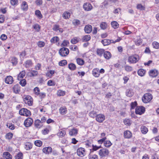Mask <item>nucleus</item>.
<instances>
[{"instance_id":"obj_45","label":"nucleus","mask_w":159,"mask_h":159,"mask_svg":"<svg viewBox=\"0 0 159 159\" xmlns=\"http://www.w3.org/2000/svg\"><path fill=\"white\" fill-rule=\"evenodd\" d=\"M66 134V132L63 130H61L58 133L57 135L59 136L60 137H62L64 136Z\"/></svg>"},{"instance_id":"obj_62","label":"nucleus","mask_w":159,"mask_h":159,"mask_svg":"<svg viewBox=\"0 0 159 159\" xmlns=\"http://www.w3.org/2000/svg\"><path fill=\"white\" fill-rule=\"evenodd\" d=\"M33 27L34 28L38 31H39L40 29V26L38 24L35 25Z\"/></svg>"},{"instance_id":"obj_48","label":"nucleus","mask_w":159,"mask_h":159,"mask_svg":"<svg viewBox=\"0 0 159 159\" xmlns=\"http://www.w3.org/2000/svg\"><path fill=\"white\" fill-rule=\"evenodd\" d=\"M65 94V92L61 90H59L57 93V95L59 96H63Z\"/></svg>"},{"instance_id":"obj_54","label":"nucleus","mask_w":159,"mask_h":159,"mask_svg":"<svg viewBox=\"0 0 159 159\" xmlns=\"http://www.w3.org/2000/svg\"><path fill=\"white\" fill-rule=\"evenodd\" d=\"M19 83L22 86H25L26 83V80L24 79H23Z\"/></svg>"},{"instance_id":"obj_24","label":"nucleus","mask_w":159,"mask_h":159,"mask_svg":"<svg viewBox=\"0 0 159 159\" xmlns=\"http://www.w3.org/2000/svg\"><path fill=\"white\" fill-rule=\"evenodd\" d=\"M24 64L26 68H29L32 66L33 63L31 60H29L25 61Z\"/></svg>"},{"instance_id":"obj_51","label":"nucleus","mask_w":159,"mask_h":159,"mask_svg":"<svg viewBox=\"0 0 159 159\" xmlns=\"http://www.w3.org/2000/svg\"><path fill=\"white\" fill-rule=\"evenodd\" d=\"M79 41V39L76 38L72 39L70 40V42L72 44H76Z\"/></svg>"},{"instance_id":"obj_27","label":"nucleus","mask_w":159,"mask_h":159,"mask_svg":"<svg viewBox=\"0 0 159 159\" xmlns=\"http://www.w3.org/2000/svg\"><path fill=\"white\" fill-rule=\"evenodd\" d=\"M70 14L68 11H65L62 15L63 17L65 19H69L70 17Z\"/></svg>"},{"instance_id":"obj_1","label":"nucleus","mask_w":159,"mask_h":159,"mask_svg":"<svg viewBox=\"0 0 159 159\" xmlns=\"http://www.w3.org/2000/svg\"><path fill=\"white\" fill-rule=\"evenodd\" d=\"M139 56L136 54L130 56L128 57V61L130 63H135L139 60Z\"/></svg>"},{"instance_id":"obj_56","label":"nucleus","mask_w":159,"mask_h":159,"mask_svg":"<svg viewBox=\"0 0 159 159\" xmlns=\"http://www.w3.org/2000/svg\"><path fill=\"white\" fill-rule=\"evenodd\" d=\"M96 112L93 111H91L89 113V116L92 118H94L95 116H96Z\"/></svg>"},{"instance_id":"obj_8","label":"nucleus","mask_w":159,"mask_h":159,"mask_svg":"<svg viewBox=\"0 0 159 159\" xmlns=\"http://www.w3.org/2000/svg\"><path fill=\"white\" fill-rule=\"evenodd\" d=\"M96 120L99 122H102L105 119V116L103 114H99L96 116Z\"/></svg>"},{"instance_id":"obj_6","label":"nucleus","mask_w":159,"mask_h":159,"mask_svg":"<svg viewBox=\"0 0 159 159\" xmlns=\"http://www.w3.org/2000/svg\"><path fill=\"white\" fill-rule=\"evenodd\" d=\"M20 114L21 115L26 116H29L31 115V113L30 111L28 110L26 108H22L20 109L19 111Z\"/></svg>"},{"instance_id":"obj_58","label":"nucleus","mask_w":159,"mask_h":159,"mask_svg":"<svg viewBox=\"0 0 159 159\" xmlns=\"http://www.w3.org/2000/svg\"><path fill=\"white\" fill-rule=\"evenodd\" d=\"M38 46L40 48L43 47L45 45V43L42 41H39L37 43Z\"/></svg>"},{"instance_id":"obj_9","label":"nucleus","mask_w":159,"mask_h":159,"mask_svg":"<svg viewBox=\"0 0 159 159\" xmlns=\"http://www.w3.org/2000/svg\"><path fill=\"white\" fill-rule=\"evenodd\" d=\"M77 155L80 157H83L85 154V149L82 148H80L78 149L77 151Z\"/></svg>"},{"instance_id":"obj_13","label":"nucleus","mask_w":159,"mask_h":159,"mask_svg":"<svg viewBox=\"0 0 159 159\" xmlns=\"http://www.w3.org/2000/svg\"><path fill=\"white\" fill-rule=\"evenodd\" d=\"M43 152L46 154H49L52 152V149L51 147H48L43 148L42 150Z\"/></svg>"},{"instance_id":"obj_50","label":"nucleus","mask_w":159,"mask_h":159,"mask_svg":"<svg viewBox=\"0 0 159 159\" xmlns=\"http://www.w3.org/2000/svg\"><path fill=\"white\" fill-rule=\"evenodd\" d=\"M100 27L103 30L106 29L107 27L106 23L105 22H102L100 25Z\"/></svg>"},{"instance_id":"obj_52","label":"nucleus","mask_w":159,"mask_h":159,"mask_svg":"<svg viewBox=\"0 0 159 159\" xmlns=\"http://www.w3.org/2000/svg\"><path fill=\"white\" fill-rule=\"evenodd\" d=\"M13 136V134L11 133H7L6 136V138L9 140L11 139Z\"/></svg>"},{"instance_id":"obj_61","label":"nucleus","mask_w":159,"mask_h":159,"mask_svg":"<svg viewBox=\"0 0 159 159\" xmlns=\"http://www.w3.org/2000/svg\"><path fill=\"white\" fill-rule=\"evenodd\" d=\"M17 59L16 58L13 57L11 60L12 63L13 65H16L17 63Z\"/></svg>"},{"instance_id":"obj_37","label":"nucleus","mask_w":159,"mask_h":159,"mask_svg":"<svg viewBox=\"0 0 159 159\" xmlns=\"http://www.w3.org/2000/svg\"><path fill=\"white\" fill-rule=\"evenodd\" d=\"M35 14L39 19H41L43 17L42 15L39 10H36L35 11Z\"/></svg>"},{"instance_id":"obj_29","label":"nucleus","mask_w":159,"mask_h":159,"mask_svg":"<svg viewBox=\"0 0 159 159\" xmlns=\"http://www.w3.org/2000/svg\"><path fill=\"white\" fill-rule=\"evenodd\" d=\"M32 144L29 142H26L25 144V148L26 150H29L32 148Z\"/></svg>"},{"instance_id":"obj_32","label":"nucleus","mask_w":159,"mask_h":159,"mask_svg":"<svg viewBox=\"0 0 159 159\" xmlns=\"http://www.w3.org/2000/svg\"><path fill=\"white\" fill-rule=\"evenodd\" d=\"M146 71L143 69H140L138 71V74L139 75L142 76H143L145 73Z\"/></svg>"},{"instance_id":"obj_43","label":"nucleus","mask_w":159,"mask_h":159,"mask_svg":"<svg viewBox=\"0 0 159 159\" xmlns=\"http://www.w3.org/2000/svg\"><path fill=\"white\" fill-rule=\"evenodd\" d=\"M42 142L40 140H37L34 142V144L37 146L40 147L42 145Z\"/></svg>"},{"instance_id":"obj_5","label":"nucleus","mask_w":159,"mask_h":159,"mask_svg":"<svg viewBox=\"0 0 159 159\" xmlns=\"http://www.w3.org/2000/svg\"><path fill=\"white\" fill-rule=\"evenodd\" d=\"M69 51L68 49L66 48H62L59 51V53L62 57L66 56L69 53Z\"/></svg>"},{"instance_id":"obj_18","label":"nucleus","mask_w":159,"mask_h":159,"mask_svg":"<svg viewBox=\"0 0 159 159\" xmlns=\"http://www.w3.org/2000/svg\"><path fill=\"white\" fill-rule=\"evenodd\" d=\"M84 30L86 33H90L92 30V26L90 25H86L85 26Z\"/></svg>"},{"instance_id":"obj_39","label":"nucleus","mask_w":159,"mask_h":159,"mask_svg":"<svg viewBox=\"0 0 159 159\" xmlns=\"http://www.w3.org/2000/svg\"><path fill=\"white\" fill-rule=\"evenodd\" d=\"M76 62L77 64L80 65H83L84 63V61L83 59L80 58L76 59Z\"/></svg>"},{"instance_id":"obj_22","label":"nucleus","mask_w":159,"mask_h":159,"mask_svg":"<svg viewBox=\"0 0 159 159\" xmlns=\"http://www.w3.org/2000/svg\"><path fill=\"white\" fill-rule=\"evenodd\" d=\"M124 137L126 139H129L132 137V134L129 130H126L124 133Z\"/></svg>"},{"instance_id":"obj_41","label":"nucleus","mask_w":159,"mask_h":159,"mask_svg":"<svg viewBox=\"0 0 159 159\" xmlns=\"http://www.w3.org/2000/svg\"><path fill=\"white\" fill-rule=\"evenodd\" d=\"M104 145L105 147L109 148L111 145L112 143L109 140H107L104 142Z\"/></svg>"},{"instance_id":"obj_57","label":"nucleus","mask_w":159,"mask_h":159,"mask_svg":"<svg viewBox=\"0 0 159 159\" xmlns=\"http://www.w3.org/2000/svg\"><path fill=\"white\" fill-rule=\"evenodd\" d=\"M37 96H39L40 98L42 99L44 98L46 96V93L44 92H40L39 95Z\"/></svg>"},{"instance_id":"obj_14","label":"nucleus","mask_w":159,"mask_h":159,"mask_svg":"<svg viewBox=\"0 0 159 159\" xmlns=\"http://www.w3.org/2000/svg\"><path fill=\"white\" fill-rule=\"evenodd\" d=\"M101 42L103 44L104 46H107L109 45L111 43H113V40H110L109 39H105L102 40L101 41Z\"/></svg>"},{"instance_id":"obj_33","label":"nucleus","mask_w":159,"mask_h":159,"mask_svg":"<svg viewBox=\"0 0 159 159\" xmlns=\"http://www.w3.org/2000/svg\"><path fill=\"white\" fill-rule=\"evenodd\" d=\"M111 24L114 29H116L118 27L119 24L116 21H113L111 23Z\"/></svg>"},{"instance_id":"obj_36","label":"nucleus","mask_w":159,"mask_h":159,"mask_svg":"<svg viewBox=\"0 0 159 159\" xmlns=\"http://www.w3.org/2000/svg\"><path fill=\"white\" fill-rule=\"evenodd\" d=\"M69 68L71 70H74L76 68V66L73 63H71L68 65Z\"/></svg>"},{"instance_id":"obj_42","label":"nucleus","mask_w":159,"mask_h":159,"mask_svg":"<svg viewBox=\"0 0 159 159\" xmlns=\"http://www.w3.org/2000/svg\"><path fill=\"white\" fill-rule=\"evenodd\" d=\"M59 111L61 114L62 115L66 114L67 112L66 109L65 107H61Z\"/></svg>"},{"instance_id":"obj_60","label":"nucleus","mask_w":159,"mask_h":159,"mask_svg":"<svg viewBox=\"0 0 159 159\" xmlns=\"http://www.w3.org/2000/svg\"><path fill=\"white\" fill-rule=\"evenodd\" d=\"M107 139L106 137H104L102 138V139L98 140V142L99 144H102L103 142L104 143L105 140Z\"/></svg>"},{"instance_id":"obj_7","label":"nucleus","mask_w":159,"mask_h":159,"mask_svg":"<svg viewBox=\"0 0 159 159\" xmlns=\"http://www.w3.org/2000/svg\"><path fill=\"white\" fill-rule=\"evenodd\" d=\"M145 111V108L143 106L137 107L135 109V113L140 115L143 114Z\"/></svg>"},{"instance_id":"obj_19","label":"nucleus","mask_w":159,"mask_h":159,"mask_svg":"<svg viewBox=\"0 0 159 159\" xmlns=\"http://www.w3.org/2000/svg\"><path fill=\"white\" fill-rule=\"evenodd\" d=\"M5 81L6 83L8 84H11L13 81V78L10 76H7L5 79Z\"/></svg>"},{"instance_id":"obj_12","label":"nucleus","mask_w":159,"mask_h":159,"mask_svg":"<svg viewBox=\"0 0 159 159\" xmlns=\"http://www.w3.org/2000/svg\"><path fill=\"white\" fill-rule=\"evenodd\" d=\"M34 125L35 128L39 129L43 127V125L42 123L40 120L37 119L35 121Z\"/></svg>"},{"instance_id":"obj_46","label":"nucleus","mask_w":159,"mask_h":159,"mask_svg":"<svg viewBox=\"0 0 159 159\" xmlns=\"http://www.w3.org/2000/svg\"><path fill=\"white\" fill-rule=\"evenodd\" d=\"M34 94L37 96L39 95V94L40 93V89L38 87H36L34 89Z\"/></svg>"},{"instance_id":"obj_64","label":"nucleus","mask_w":159,"mask_h":159,"mask_svg":"<svg viewBox=\"0 0 159 159\" xmlns=\"http://www.w3.org/2000/svg\"><path fill=\"white\" fill-rule=\"evenodd\" d=\"M47 84L49 86H52L55 85V83L51 80H49Z\"/></svg>"},{"instance_id":"obj_2","label":"nucleus","mask_w":159,"mask_h":159,"mask_svg":"<svg viewBox=\"0 0 159 159\" xmlns=\"http://www.w3.org/2000/svg\"><path fill=\"white\" fill-rule=\"evenodd\" d=\"M23 99L24 102L27 104L29 106H30L33 104V98L29 95H24L23 97Z\"/></svg>"},{"instance_id":"obj_34","label":"nucleus","mask_w":159,"mask_h":159,"mask_svg":"<svg viewBox=\"0 0 159 159\" xmlns=\"http://www.w3.org/2000/svg\"><path fill=\"white\" fill-rule=\"evenodd\" d=\"M59 40V38L58 37L55 36L51 39L50 41L52 43H55L58 42Z\"/></svg>"},{"instance_id":"obj_53","label":"nucleus","mask_w":159,"mask_h":159,"mask_svg":"<svg viewBox=\"0 0 159 159\" xmlns=\"http://www.w3.org/2000/svg\"><path fill=\"white\" fill-rule=\"evenodd\" d=\"M125 124L127 125H129L131 124L130 121L129 119H126L124 120Z\"/></svg>"},{"instance_id":"obj_44","label":"nucleus","mask_w":159,"mask_h":159,"mask_svg":"<svg viewBox=\"0 0 159 159\" xmlns=\"http://www.w3.org/2000/svg\"><path fill=\"white\" fill-rule=\"evenodd\" d=\"M67 64V61L65 60H63L59 62V65L61 66H64L66 65Z\"/></svg>"},{"instance_id":"obj_3","label":"nucleus","mask_w":159,"mask_h":159,"mask_svg":"<svg viewBox=\"0 0 159 159\" xmlns=\"http://www.w3.org/2000/svg\"><path fill=\"white\" fill-rule=\"evenodd\" d=\"M152 98V96L149 93H145L143 97L142 100L143 102L145 103L149 102Z\"/></svg>"},{"instance_id":"obj_11","label":"nucleus","mask_w":159,"mask_h":159,"mask_svg":"<svg viewBox=\"0 0 159 159\" xmlns=\"http://www.w3.org/2000/svg\"><path fill=\"white\" fill-rule=\"evenodd\" d=\"M33 122V120L31 118H28L24 121V125L25 126L27 127L30 126Z\"/></svg>"},{"instance_id":"obj_47","label":"nucleus","mask_w":159,"mask_h":159,"mask_svg":"<svg viewBox=\"0 0 159 159\" xmlns=\"http://www.w3.org/2000/svg\"><path fill=\"white\" fill-rule=\"evenodd\" d=\"M30 74L31 75H30V77H33L36 76L38 74V72L37 71L35 70H32L31 71Z\"/></svg>"},{"instance_id":"obj_17","label":"nucleus","mask_w":159,"mask_h":159,"mask_svg":"<svg viewBox=\"0 0 159 159\" xmlns=\"http://www.w3.org/2000/svg\"><path fill=\"white\" fill-rule=\"evenodd\" d=\"M92 74L95 77H98L100 75L99 69L98 68L94 69L92 71Z\"/></svg>"},{"instance_id":"obj_15","label":"nucleus","mask_w":159,"mask_h":159,"mask_svg":"<svg viewBox=\"0 0 159 159\" xmlns=\"http://www.w3.org/2000/svg\"><path fill=\"white\" fill-rule=\"evenodd\" d=\"M52 30L55 31H59L61 33H62L63 31L62 29L60 28L59 25L57 24L53 25Z\"/></svg>"},{"instance_id":"obj_10","label":"nucleus","mask_w":159,"mask_h":159,"mask_svg":"<svg viewBox=\"0 0 159 159\" xmlns=\"http://www.w3.org/2000/svg\"><path fill=\"white\" fill-rule=\"evenodd\" d=\"M83 8L85 11H89L91 10L93 7L92 5L89 2H86L83 5Z\"/></svg>"},{"instance_id":"obj_20","label":"nucleus","mask_w":159,"mask_h":159,"mask_svg":"<svg viewBox=\"0 0 159 159\" xmlns=\"http://www.w3.org/2000/svg\"><path fill=\"white\" fill-rule=\"evenodd\" d=\"M104 57L107 60L110 59L111 57V53L107 51H105L103 54Z\"/></svg>"},{"instance_id":"obj_38","label":"nucleus","mask_w":159,"mask_h":159,"mask_svg":"<svg viewBox=\"0 0 159 159\" xmlns=\"http://www.w3.org/2000/svg\"><path fill=\"white\" fill-rule=\"evenodd\" d=\"M126 95L129 97H132L133 95V93L130 90H127L126 92Z\"/></svg>"},{"instance_id":"obj_59","label":"nucleus","mask_w":159,"mask_h":159,"mask_svg":"<svg viewBox=\"0 0 159 159\" xmlns=\"http://www.w3.org/2000/svg\"><path fill=\"white\" fill-rule=\"evenodd\" d=\"M137 105L136 102H132L131 103V109H134Z\"/></svg>"},{"instance_id":"obj_26","label":"nucleus","mask_w":159,"mask_h":159,"mask_svg":"<svg viewBox=\"0 0 159 159\" xmlns=\"http://www.w3.org/2000/svg\"><path fill=\"white\" fill-rule=\"evenodd\" d=\"M3 156L6 159H12V156L8 152H5L3 153Z\"/></svg>"},{"instance_id":"obj_16","label":"nucleus","mask_w":159,"mask_h":159,"mask_svg":"<svg viewBox=\"0 0 159 159\" xmlns=\"http://www.w3.org/2000/svg\"><path fill=\"white\" fill-rule=\"evenodd\" d=\"M158 72L156 70H152L150 71L149 72V75L152 77H156L158 75Z\"/></svg>"},{"instance_id":"obj_49","label":"nucleus","mask_w":159,"mask_h":159,"mask_svg":"<svg viewBox=\"0 0 159 159\" xmlns=\"http://www.w3.org/2000/svg\"><path fill=\"white\" fill-rule=\"evenodd\" d=\"M23 154L22 153L19 152L15 156L16 159H22Z\"/></svg>"},{"instance_id":"obj_31","label":"nucleus","mask_w":159,"mask_h":159,"mask_svg":"<svg viewBox=\"0 0 159 159\" xmlns=\"http://www.w3.org/2000/svg\"><path fill=\"white\" fill-rule=\"evenodd\" d=\"M25 71L23 70L21 71L20 74L18 75V78L19 80H20V79L23 78L25 76Z\"/></svg>"},{"instance_id":"obj_40","label":"nucleus","mask_w":159,"mask_h":159,"mask_svg":"<svg viewBox=\"0 0 159 159\" xmlns=\"http://www.w3.org/2000/svg\"><path fill=\"white\" fill-rule=\"evenodd\" d=\"M153 48L155 49L159 48V43L157 42L154 41L152 44Z\"/></svg>"},{"instance_id":"obj_30","label":"nucleus","mask_w":159,"mask_h":159,"mask_svg":"<svg viewBox=\"0 0 159 159\" xmlns=\"http://www.w3.org/2000/svg\"><path fill=\"white\" fill-rule=\"evenodd\" d=\"M77 133L78 130L76 129H73L70 131L69 134L71 136L75 135Z\"/></svg>"},{"instance_id":"obj_35","label":"nucleus","mask_w":159,"mask_h":159,"mask_svg":"<svg viewBox=\"0 0 159 159\" xmlns=\"http://www.w3.org/2000/svg\"><path fill=\"white\" fill-rule=\"evenodd\" d=\"M141 130L142 133L143 134H146L148 131V128L145 126L142 127Z\"/></svg>"},{"instance_id":"obj_23","label":"nucleus","mask_w":159,"mask_h":159,"mask_svg":"<svg viewBox=\"0 0 159 159\" xmlns=\"http://www.w3.org/2000/svg\"><path fill=\"white\" fill-rule=\"evenodd\" d=\"M105 51V50L103 49L98 48L96 50V53L98 56L102 57Z\"/></svg>"},{"instance_id":"obj_25","label":"nucleus","mask_w":159,"mask_h":159,"mask_svg":"<svg viewBox=\"0 0 159 159\" xmlns=\"http://www.w3.org/2000/svg\"><path fill=\"white\" fill-rule=\"evenodd\" d=\"M91 39V36L90 35H85L84 36H83L82 39H81V41L83 42H87L89 41V40H90Z\"/></svg>"},{"instance_id":"obj_4","label":"nucleus","mask_w":159,"mask_h":159,"mask_svg":"<svg viewBox=\"0 0 159 159\" xmlns=\"http://www.w3.org/2000/svg\"><path fill=\"white\" fill-rule=\"evenodd\" d=\"M109 153V150L106 148H102L99 150L98 154L101 157L108 156Z\"/></svg>"},{"instance_id":"obj_63","label":"nucleus","mask_w":159,"mask_h":159,"mask_svg":"<svg viewBox=\"0 0 159 159\" xmlns=\"http://www.w3.org/2000/svg\"><path fill=\"white\" fill-rule=\"evenodd\" d=\"M69 42L67 40H64L63 41L62 43H61V45L63 46H66L69 44Z\"/></svg>"},{"instance_id":"obj_28","label":"nucleus","mask_w":159,"mask_h":159,"mask_svg":"<svg viewBox=\"0 0 159 159\" xmlns=\"http://www.w3.org/2000/svg\"><path fill=\"white\" fill-rule=\"evenodd\" d=\"M21 9L24 11H26L28 8L27 3L25 1H23L22 2L21 6Z\"/></svg>"},{"instance_id":"obj_55","label":"nucleus","mask_w":159,"mask_h":159,"mask_svg":"<svg viewBox=\"0 0 159 159\" xmlns=\"http://www.w3.org/2000/svg\"><path fill=\"white\" fill-rule=\"evenodd\" d=\"M125 70L127 71H130L132 70V67L129 66H126L125 67Z\"/></svg>"},{"instance_id":"obj_21","label":"nucleus","mask_w":159,"mask_h":159,"mask_svg":"<svg viewBox=\"0 0 159 159\" xmlns=\"http://www.w3.org/2000/svg\"><path fill=\"white\" fill-rule=\"evenodd\" d=\"M13 90L15 93H19L20 91V87L18 84L16 85L13 87Z\"/></svg>"}]
</instances>
